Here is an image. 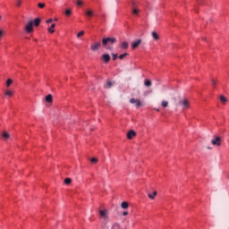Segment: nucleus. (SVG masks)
I'll return each mask as SVG.
<instances>
[{"instance_id": "obj_26", "label": "nucleus", "mask_w": 229, "mask_h": 229, "mask_svg": "<svg viewBox=\"0 0 229 229\" xmlns=\"http://www.w3.org/2000/svg\"><path fill=\"white\" fill-rule=\"evenodd\" d=\"M72 182V180L71 179V178H66V179H64V183L66 184V185H69V184H71Z\"/></svg>"}, {"instance_id": "obj_19", "label": "nucleus", "mask_w": 229, "mask_h": 229, "mask_svg": "<svg viewBox=\"0 0 229 229\" xmlns=\"http://www.w3.org/2000/svg\"><path fill=\"white\" fill-rule=\"evenodd\" d=\"M121 47H122V49H128V47H129L128 42L123 41L121 45Z\"/></svg>"}, {"instance_id": "obj_28", "label": "nucleus", "mask_w": 229, "mask_h": 229, "mask_svg": "<svg viewBox=\"0 0 229 229\" xmlns=\"http://www.w3.org/2000/svg\"><path fill=\"white\" fill-rule=\"evenodd\" d=\"M13 83V81L12 79H8L6 81V87H10Z\"/></svg>"}, {"instance_id": "obj_6", "label": "nucleus", "mask_w": 229, "mask_h": 229, "mask_svg": "<svg viewBox=\"0 0 229 229\" xmlns=\"http://www.w3.org/2000/svg\"><path fill=\"white\" fill-rule=\"evenodd\" d=\"M140 44H142V39H137V40L133 41L131 43L132 49H137V47H140Z\"/></svg>"}, {"instance_id": "obj_40", "label": "nucleus", "mask_w": 229, "mask_h": 229, "mask_svg": "<svg viewBox=\"0 0 229 229\" xmlns=\"http://www.w3.org/2000/svg\"><path fill=\"white\" fill-rule=\"evenodd\" d=\"M123 216H128V211L123 212Z\"/></svg>"}, {"instance_id": "obj_14", "label": "nucleus", "mask_w": 229, "mask_h": 229, "mask_svg": "<svg viewBox=\"0 0 229 229\" xmlns=\"http://www.w3.org/2000/svg\"><path fill=\"white\" fill-rule=\"evenodd\" d=\"M99 215L103 219H106V210H100Z\"/></svg>"}, {"instance_id": "obj_18", "label": "nucleus", "mask_w": 229, "mask_h": 229, "mask_svg": "<svg viewBox=\"0 0 229 229\" xmlns=\"http://www.w3.org/2000/svg\"><path fill=\"white\" fill-rule=\"evenodd\" d=\"M144 85H145V87H151L153 85V83L151 82V81L147 79L144 81Z\"/></svg>"}, {"instance_id": "obj_10", "label": "nucleus", "mask_w": 229, "mask_h": 229, "mask_svg": "<svg viewBox=\"0 0 229 229\" xmlns=\"http://www.w3.org/2000/svg\"><path fill=\"white\" fill-rule=\"evenodd\" d=\"M41 21L42 20L40 18H36L34 21H32V26H36V28H38V26H40Z\"/></svg>"}, {"instance_id": "obj_5", "label": "nucleus", "mask_w": 229, "mask_h": 229, "mask_svg": "<svg viewBox=\"0 0 229 229\" xmlns=\"http://www.w3.org/2000/svg\"><path fill=\"white\" fill-rule=\"evenodd\" d=\"M212 146H221V137H215L214 140H211Z\"/></svg>"}, {"instance_id": "obj_1", "label": "nucleus", "mask_w": 229, "mask_h": 229, "mask_svg": "<svg viewBox=\"0 0 229 229\" xmlns=\"http://www.w3.org/2000/svg\"><path fill=\"white\" fill-rule=\"evenodd\" d=\"M115 42H117V38H110V37H107V38H104L102 39V46L103 47H105V49H112V47L110 46H114V44H115Z\"/></svg>"}, {"instance_id": "obj_7", "label": "nucleus", "mask_w": 229, "mask_h": 229, "mask_svg": "<svg viewBox=\"0 0 229 229\" xmlns=\"http://www.w3.org/2000/svg\"><path fill=\"white\" fill-rule=\"evenodd\" d=\"M99 47H101V43H99V42L94 43L90 46L91 51H98V49H99Z\"/></svg>"}, {"instance_id": "obj_12", "label": "nucleus", "mask_w": 229, "mask_h": 229, "mask_svg": "<svg viewBox=\"0 0 229 229\" xmlns=\"http://www.w3.org/2000/svg\"><path fill=\"white\" fill-rule=\"evenodd\" d=\"M219 99L223 105H226V103H228V98H226V97L224 95H220Z\"/></svg>"}, {"instance_id": "obj_34", "label": "nucleus", "mask_w": 229, "mask_h": 229, "mask_svg": "<svg viewBox=\"0 0 229 229\" xmlns=\"http://www.w3.org/2000/svg\"><path fill=\"white\" fill-rule=\"evenodd\" d=\"M83 4V2L81 0L77 1V5L81 6Z\"/></svg>"}, {"instance_id": "obj_29", "label": "nucleus", "mask_w": 229, "mask_h": 229, "mask_svg": "<svg viewBox=\"0 0 229 229\" xmlns=\"http://www.w3.org/2000/svg\"><path fill=\"white\" fill-rule=\"evenodd\" d=\"M85 35V31L81 30L77 34V38H80V37H83Z\"/></svg>"}, {"instance_id": "obj_36", "label": "nucleus", "mask_w": 229, "mask_h": 229, "mask_svg": "<svg viewBox=\"0 0 229 229\" xmlns=\"http://www.w3.org/2000/svg\"><path fill=\"white\" fill-rule=\"evenodd\" d=\"M113 60H117V54H112Z\"/></svg>"}, {"instance_id": "obj_30", "label": "nucleus", "mask_w": 229, "mask_h": 229, "mask_svg": "<svg viewBox=\"0 0 229 229\" xmlns=\"http://www.w3.org/2000/svg\"><path fill=\"white\" fill-rule=\"evenodd\" d=\"M211 85H212V87H216V85H217V81L212 79L211 80Z\"/></svg>"}, {"instance_id": "obj_32", "label": "nucleus", "mask_w": 229, "mask_h": 229, "mask_svg": "<svg viewBox=\"0 0 229 229\" xmlns=\"http://www.w3.org/2000/svg\"><path fill=\"white\" fill-rule=\"evenodd\" d=\"M132 13L134 14V15H139V9H133L132 10Z\"/></svg>"}, {"instance_id": "obj_23", "label": "nucleus", "mask_w": 229, "mask_h": 229, "mask_svg": "<svg viewBox=\"0 0 229 229\" xmlns=\"http://www.w3.org/2000/svg\"><path fill=\"white\" fill-rule=\"evenodd\" d=\"M65 15H67V17L72 15V10L71 9H67L65 12H64Z\"/></svg>"}, {"instance_id": "obj_3", "label": "nucleus", "mask_w": 229, "mask_h": 229, "mask_svg": "<svg viewBox=\"0 0 229 229\" xmlns=\"http://www.w3.org/2000/svg\"><path fill=\"white\" fill-rule=\"evenodd\" d=\"M25 31L27 33H33V21H30L26 25H25Z\"/></svg>"}, {"instance_id": "obj_37", "label": "nucleus", "mask_w": 229, "mask_h": 229, "mask_svg": "<svg viewBox=\"0 0 229 229\" xmlns=\"http://www.w3.org/2000/svg\"><path fill=\"white\" fill-rule=\"evenodd\" d=\"M3 35H4V31L3 30H0V38H2Z\"/></svg>"}, {"instance_id": "obj_4", "label": "nucleus", "mask_w": 229, "mask_h": 229, "mask_svg": "<svg viewBox=\"0 0 229 229\" xmlns=\"http://www.w3.org/2000/svg\"><path fill=\"white\" fill-rule=\"evenodd\" d=\"M130 103L131 105H135L136 108H139L140 106H142V102L137 98H131Z\"/></svg>"}, {"instance_id": "obj_11", "label": "nucleus", "mask_w": 229, "mask_h": 229, "mask_svg": "<svg viewBox=\"0 0 229 229\" xmlns=\"http://www.w3.org/2000/svg\"><path fill=\"white\" fill-rule=\"evenodd\" d=\"M102 60H104V64H108V62H110V55L104 54L102 55Z\"/></svg>"}, {"instance_id": "obj_8", "label": "nucleus", "mask_w": 229, "mask_h": 229, "mask_svg": "<svg viewBox=\"0 0 229 229\" xmlns=\"http://www.w3.org/2000/svg\"><path fill=\"white\" fill-rule=\"evenodd\" d=\"M114 84V81H107L106 83L104 85V89H112Z\"/></svg>"}, {"instance_id": "obj_24", "label": "nucleus", "mask_w": 229, "mask_h": 229, "mask_svg": "<svg viewBox=\"0 0 229 229\" xmlns=\"http://www.w3.org/2000/svg\"><path fill=\"white\" fill-rule=\"evenodd\" d=\"M161 105H162L163 108H167V106L169 105V102L165 101V100H163Z\"/></svg>"}, {"instance_id": "obj_9", "label": "nucleus", "mask_w": 229, "mask_h": 229, "mask_svg": "<svg viewBox=\"0 0 229 229\" xmlns=\"http://www.w3.org/2000/svg\"><path fill=\"white\" fill-rule=\"evenodd\" d=\"M137 135V132H135V131H130L129 132H127V139H129V140H131V139H133V137H135Z\"/></svg>"}, {"instance_id": "obj_20", "label": "nucleus", "mask_w": 229, "mask_h": 229, "mask_svg": "<svg viewBox=\"0 0 229 229\" xmlns=\"http://www.w3.org/2000/svg\"><path fill=\"white\" fill-rule=\"evenodd\" d=\"M4 95L7 96L8 98H12V96H13V91L7 90L4 92Z\"/></svg>"}, {"instance_id": "obj_13", "label": "nucleus", "mask_w": 229, "mask_h": 229, "mask_svg": "<svg viewBox=\"0 0 229 229\" xmlns=\"http://www.w3.org/2000/svg\"><path fill=\"white\" fill-rule=\"evenodd\" d=\"M151 37L154 38V40H159L160 38V36H158V33L157 31H152Z\"/></svg>"}, {"instance_id": "obj_22", "label": "nucleus", "mask_w": 229, "mask_h": 229, "mask_svg": "<svg viewBox=\"0 0 229 229\" xmlns=\"http://www.w3.org/2000/svg\"><path fill=\"white\" fill-rule=\"evenodd\" d=\"M121 207H122V208L126 209V208H128L129 204H128V202L123 201V202H122Z\"/></svg>"}, {"instance_id": "obj_15", "label": "nucleus", "mask_w": 229, "mask_h": 229, "mask_svg": "<svg viewBox=\"0 0 229 229\" xmlns=\"http://www.w3.org/2000/svg\"><path fill=\"white\" fill-rule=\"evenodd\" d=\"M45 99L47 103H53V95H47Z\"/></svg>"}, {"instance_id": "obj_35", "label": "nucleus", "mask_w": 229, "mask_h": 229, "mask_svg": "<svg viewBox=\"0 0 229 229\" xmlns=\"http://www.w3.org/2000/svg\"><path fill=\"white\" fill-rule=\"evenodd\" d=\"M21 4H22V0H18L16 6H21Z\"/></svg>"}, {"instance_id": "obj_17", "label": "nucleus", "mask_w": 229, "mask_h": 229, "mask_svg": "<svg viewBox=\"0 0 229 229\" xmlns=\"http://www.w3.org/2000/svg\"><path fill=\"white\" fill-rule=\"evenodd\" d=\"M56 28V24L53 23L50 28H48V31L50 33H55V29Z\"/></svg>"}, {"instance_id": "obj_25", "label": "nucleus", "mask_w": 229, "mask_h": 229, "mask_svg": "<svg viewBox=\"0 0 229 229\" xmlns=\"http://www.w3.org/2000/svg\"><path fill=\"white\" fill-rule=\"evenodd\" d=\"M155 196H157V191H154L153 193H148V198L150 199H155Z\"/></svg>"}, {"instance_id": "obj_41", "label": "nucleus", "mask_w": 229, "mask_h": 229, "mask_svg": "<svg viewBox=\"0 0 229 229\" xmlns=\"http://www.w3.org/2000/svg\"><path fill=\"white\" fill-rule=\"evenodd\" d=\"M155 110H156L157 112H160V109H157V108H155Z\"/></svg>"}, {"instance_id": "obj_31", "label": "nucleus", "mask_w": 229, "mask_h": 229, "mask_svg": "<svg viewBox=\"0 0 229 229\" xmlns=\"http://www.w3.org/2000/svg\"><path fill=\"white\" fill-rule=\"evenodd\" d=\"M38 8H46V4L39 3V4H38Z\"/></svg>"}, {"instance_id": "obj_38", "label": "nucleus", "mask_w": 229, "mask_h": 229, "mask_svg": "<svg viewBox=\"0 0 229 229\" xmlns=\"http://www.w3.org/2000/svg\"><path fill=\"white\" fill-rule=\"evenodd\" d=\"M112 229H119V225H114L112 226Z\"/></svg>"}, {"instance_id": "obj_33", "label": "nucleus", "mask_w": 229, "mask_h": 229, "mask_svg": "<svg viewBox=\"0 0 229 229\" xmlns=\"http://www.w3.org/2000/svg\"><path fill=\"white\" fill-rule=\"evenodd\" d=\"M90 162H91L92 164H98V158L93 157V158H91Z\"/></svg>"}, {"instance_id": "obj_27", "label": "nucleus", "mask_w": 229, "mask_h": 229, "mask_svg": "<svg viewBox=\"0 0 229 229\" xmlns=\"http://www.w3.org/2000/svg\"><path fill=\"white\" fill-rule=\"evenodd\" d=\"M130 54L124 53L119 55L120 60H123L124 57L128 56Z\"/></svg>"}, {"instance_id": "obj_2", "label": "nucleus", "mask_w": 229, "mask_h": 229, "mask_svg": "<svg viewBox=\"0 0 229 229\" xmlns=\"http://www.w3.org/2000/svg\"><path fill=\"white\" fill-rule=\"evenodd\" d=\"M180 106H182V110H186V108H189L191 105L189 104V100L187 98H182L179 101Z\"/></svg>"}, {"instance_id": "obj_16", "label": "nucleus", "mask_w": 229, "mask_h": 229, "mask_svg": "<svg viewBox=\"0 0 229 229\" xmlns=\"http://www.w3.org/2000/svg\"><path fill=\"white\" fill-rule=\"evenodd\" d=\"M2 137H3V139H4V140H8V139H10V134L6 131H4L2 133Z\"/></svg>"}, {"instance_id": "obj_21", "label": "nucleus", "mask_w": 229, "mask_h": 229, "mask_svg": "<svg viewBox=\"0 0 229 229\" xmlns=\"http://www.w3.org/2000/svg\"><path fill=\"white\" fill-rule=\"evenodd\" d=\"M87 17H92L94 15V12L92 10L86 11Z\"/></svg>"}, {"instance_id": "obj_42", "label": "nucleus", "mask_w": 229, "mask_h": 229, "mask_svg": "<svg viewBox=\"0 0 229 229\" xmlns=\"http://www.w3.org/2000/svg\"><path fill=\"white\" fill-rule=\"evenodd\" d=\"M54 21H58V19H56V18H55V19H54Z\"/></svg>"}, {"instance_id": "obj_39", "label": "nucleus", "mask_w": 229, "mask_h": 229, "mask_svg": "<svg viewBox=\"0 0 229 229\" xmlns=\"http://www.w3.org/2000/svg\"><path fill=\"white\" fill-rule=\"evenodd\" d=\"M50 22H53V19H49L47 21V24H50Z\"/></svg>"}, {"instance_id": "obj_43", "label": "nucleus", "mask_w": 229, "mask_h": 229, "mask_svg": "<svg viewBox=\"0 0 229 229\" xmlns=\"http://www.w3.org/2000/svg\"><path fill=\"white\" fill-rule=\"evenodd\" d=\"M1 19H3V17L0 15V21H1Z\"/></svg>"}]
</instances>
